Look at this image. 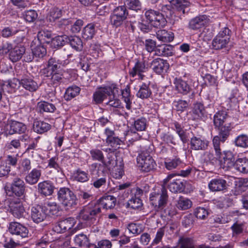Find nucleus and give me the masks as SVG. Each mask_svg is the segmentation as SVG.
I'll return each instance as SVG.
<instances>
[{"label":"nucleus","mask_w":248,"mask_h":248,"mask_svg":"<svg viewBox=\"0 0 248 248\" xmlns=\"http://www.w3.org/2000/svg\"><path fill=\"white\" fill-rule=\"evenodd\" d=\"M68 43L77 51H81L83 49V42L81 39L77 36L69 37Z\"/></svg>","instance_id":"nucleus-37"},{"label":"nucleus","mask_w":248,"mask_h":248,"mask_svg":"<svg viewBox=\"0 0 248 248\" xmlns=\"http://www.w3.org/2000/svg\"><path fill=\"white\" fill-rule=\"evenodd\" d=\"M17 32L16 30L13 27H5L2 29L1 32V36L4 38H9L14 36Z\"/></svg>","instance_id":"nucleus-61"},{"label":"nucleus","mask_w":248,"mask_h":248,"mask_svg":"<svg viewBox=\"0 0 248 248\" xmlns=\"http://www.w3.org/2000/svg\"><path fill=\"white\" fill-rule=\"evenodd\" d=\"M94 202L100 207L101 210V207L106 209H112L116 205V199L113 196L107 195L102 197Z\"/></svg>","instance_id":"nucleus-13"},{"label":"nucleus","mask_w":248,"mask_h":248,"mask_svg":"<svg viewBox=\"0 0 248 248\" xmlns=\"http://www.w3.org/2000/svg\"><path fill=\"white\" fill-rule=\"evenodd\" d=\"M90 178L88 171L82 170L81 169H78L74 172L75 180L80 182L84 183L87 182Z\"/></svg>","instance_id":"nucleus-41"},{"label":"nucleus","mask_w":248,"mask_h":248,"mask_svg":"<svg viewBox=\"0 0 248 248\" xmlns=\"http://www.w3.org/2000/svg\"><path fill=\"white\" fill-rule=\"evenodd\" d=\"M156 33L157 39L163 42H170L174 38L173 33L165 30H158Z\"/></svg>","instance_id":"nucleus-27"},{"label":"nucleus","mask_w":248,"mask_h":248,"mask_svg":"<svg viewBox=\"0 0 248 248\" xmlns=\"http://www.w3.org/2000/svg\"><path fill=\"white\" fill-rule=\"evenodd\" d=\"M45 205L44 207L46 208V210L49 211L50 215L56 216L58 215L60 211V207L55 202H48L45 203Z\"/></svg>","instance_id":"nucleus-44"},{"label":"nucleus","mask_w":248,"mask_h":248,"mask_svg":"<svg viewBox=\"0 0 248 248\" xmlns=\"http://www.w3.org/2000/svg\"><path fill=\"white\" fill-rule=\"evenodd\" d=\"M74 220L73 218L69 217L65 219L60 221L53 228L54 232L57 233H62L73 227Z\"/></svg>","instance_id":"nucleus-16"},{"label":"nucleus","mask_w":248,"mask_h":248,"mask_svg":"<svg viewBox=\"0 0 248 248\" xmlns=\"http://www.w3.org/2000/svg\"><path fill=\"white\" fill-rule=\"evenodd\" d=\"M181 163L179 158L169 159L165 162V167L168 170L175 169Z\"/></svg>","instance_id":"nucleus-58"},{"label":"nucleus","mask_w":248,"mask_h":248,"mask_svg":"<svg viewBox=\"0 0 248 248\" xmlns=\"http://www.w3.org/2000/svg\"><path fill=\"white\" fill-rule=\"evenodd\" d=\"M25 187L24 181L19 177L15 178L11 185L12 192L18 197H21L24 195Z\"/></svg>","instance_id":"nucleus-14"},{"label":"nucleus","mask_w":248,"mask_h":248,"mask_svg":"<svg viewBox=\"0 0 248 248\" xmlns=\"http://www.w3.org/2000/svg\"><path fill=\"white\" fill-rule=\"evenodd\" d=\"M143 44L145 49L148 52L151 53L153 51L155 52V49L157 47V46L155 41L151 39H146L145 41L143 42Z\"/></svg>","instance_id":"nucleus-52"},{"label":"nucleus","mask_w":248,"mask_h":248,"mask_svg":"<svg viewBox=\"0 0 248 248\" xmlns=\"http://www.w3.org/2000/svg\"><path fill=\"white\" fill-rule=\"evenodd\" d=\"M235 143L237 146L248 147V137L246 135H240L236 138Z\"/></svg>","instance_id":"nucleus-54"},{"label":"nucleus","mask_w":248,"mask_h":248,"mask_svg":"<svg viewBox=\"0 0 248 248\" xmlns=\"http://www.w3.org/2000/svg\"><path fill=\"white\" fill-rule=\"evenodd\" d=\"M192 112L193 113L196 115L198 118H202L204 117L205 114V110L203 105L199 102L194 104Z\"/></svg>","instance_id":"nucleus-46"},{"label":"nucleus","mask_w":248,"mask_h":248,"mask_svg":"<svg viewBox=\"0 0 248 248\" xmlns=\"http://www.w3.org/2000/svg\"><path fill=\"white\" fill-rule=\"evenodd\" d=\"M145 68V66L144 63L138 61L136 63L134 67L129 72L130 75L133 77H134L137 74H138L140 76H141V73L144 72Z\"/></svg>","instance_id":"nucleus-50"},{"label":"nucleus","mask_w":248,"mask_h":248,"mask_svg":"<svg viewBox=\"0 0 248 248\" xmlns=\"http://www.w3.org/2000/svg\"><path fill=\"white\" fill-rule=\"evenodd\" d=\"M116 89L115 85L101 88L93 94V99L96 103H101L107 96L110 95V93H113L114 90Z\"/></svg>","instance_id":"nucleus-9"},{"label":"nucleus","mask_w":248,"mask_h":248,"mask_svg":"<svg viewBox=\"0 0 248 248\" xmlns=\"http://www.w3.org/2000/svg\"><path fill=\"white\" fill-rule=\"evenodd\" d=\"M106 142L108 145L112 147L113 148L112 150H116L117 148H120V145L122 144L123 141L118 137L114 136L113 137H110L109 139H107Z\"/></svg>","instance_id":"nucleus-49"},{"label":"nucleus","mask_w":248,"mask_h":248,"mask_svg":"<svg viewBox=\"0 0 248 248\" xmlns=\"http://www.w3.org/2000/svg\"><path fill=\"white\" fill-rule=\"evenodd\" d=\"M168 187L172 193L181 192L184 189V184L180 180H176L170 182Z\"/></svg>","instance_id":"nucleus-33"},{"label":"nucleus","mask_w":248,"mask_h":248,"mask_svg":"<svg viewBox=\"0 0 248 248\" xmlns=\"http://www.w3.org/2000/svg\"><path fill=\"white\" fill-rule=\"evenodd\" d=\"M115 91L118 92L117 89L116 90H114V93H110L109 96V101L107 103V104L109 105L111 107H113L114 108H118L121 105L120 100L115 97Z\"/></svg>","instance_id":"nucleus-56"},{"label":"nucleus","mask_w":248,"mask_h":248,"mask_svg":"<svg viewBox=\"0 0 248 248\" xmlns=\"http://www.w3.org/2000/svg\"><path fill=\"white\" fill-rule=\"evenodd\" d=\"M46 207L39 205L32 207L31 209V218L32 220L36 223L43 221L46 217Z\"/></svg>","instance_id":"nucleus-11"},{"label":"nucleus","mask_w":248,"mask_h":248,"mask_svg":"<svg viewBox=\"0 0 248 248\" xmlns=\"http://www.w3.org/2000/svg\"><path fill=\"white\" fill-rule=\"evenodd\" d=\"M142 206L141 200L136 196H133L127 202V206L134 209H139Z\"/></svg>","instance_id":"nucleus-47"},{"label":"nucleus","mask_w":248,"mask_h":248,"mask_svg":"<svg viewBox=\"0 0 248 248\" xmlns=\"http://www.w3.org/2000/svg\"><path fill=\"white\" fill-rule=\"evenodd\" d=\"M62 71L60 61L55 58H51L48 61L46 67L42 70V73L44 76H50L53 73Z\"/></svg>","instance_id":"nucleus-8"},{"label":"nucleus","mask_w":248,"mask_h":248,"mask_svg":"<svg viewBox=\"0 0 248 248\" xmlns=\"http://www.w3.org/2000/svg\"><path fill=\"white\" fill-rule=\"evenodd\" d=\"M174 130L178 134L181 140L184 143H186L188 141L189 133L184 127L179 123L175 122L174 123Z\"/></svg>","instance_id":"nucleus-29"},{"label":"nucleus","mask_w":248,"mask_h":248,"mask_svg":"<svg viewBox=\"0 0 248 248\" xmlns=\"http://www.w3.org/2000/svg\"><path fill=\"white\" fill-rule=\"evenodd\" d=\"M231 31L224 28L219 31L212 41V46L215 49H221L227 47L230 39Z\"/></svg>","instance_id":"nucleus-4"},{"label":"nucleus","mask_w":248,"mask_h":248,"mask_svg":"<svg viewBox=\"0 0 248 248\" xmlns=\"http://www.w3.org/2000/svg\"><path fill=\"white\" fill-rule=\"evenodd\" d=\"M195 215L198 218L204 219L208 215V212L204 208L199 207L196 208L195 211Z\"/></svg>","instance_id":"nucleus-63"},{"label":"nucleus","mask_w":248,"mask_h":248,"mask_svg":"<svg viewBox=\"0 0 248 248\" xmlns=\"http://www.w3.org/2000/svg\"><path fill=\"white\" fill-rule=\"evenodd\" d=\"M54 186L48 181H45L38 184V190L39 193L45 196H50L52 194Z\"/></svg>","instance_id":"nucleus-20"},{"label":"nucleus","mask_w":248,"mask_h":248,"mask_svg":"<svg viewBox=\"0 0 248 248\" xmlns=\"http://www.w3.org/2000/svg\"><path fill=\"white\" fill-rule=\"evenodd\" d=\"M37 108L41 113L44 112L52 113L54 112L56 109V107L54 105L46 101L38 102L37 103Z\"/></svg>","instance_id":"nucleus-31"},{"label":"nucleus","mask_w":248,"mask_h":248,"mask_svg":"<svg viewBox=\"0 0 248 248\" xmlns=\"http://www.w3.org/2000/svg\"><path fill=\"white\" fill-rule=\"evenodd\" d=\"M174 176V174H170L163 180V185L162 186L160 192L158 193V208L162 209L167 204L168 201V195L165 185H167L170 179Z\"/></svg>","instance_id":"nucleus-10"},{"label":"nucleus","mask_w":248,"mask_h":248,"mask_svg":"<svg viewBox=\"0 0 248 248\" xmlns=\"http://www.w3.org/2000/svg\"><path fill=\"white\" fill-rule=\"evenodd\" d=\"M59 202L66 208L70 209L78 204V199L74 192L66 187L61 188L58 192Z\"/></svg>","instance_id":"nucleus-2"},{"label":"nucleus","mask_w":248,"mask_h":248,"mask_svg":"<svg viewBox=\"0 0 248 248\" xmlns=\"http://www.w3.org/2000/svg\"><path fill=\"white\" fill-rule=\"evenodd\" d=\"M210 189L213 191H222L227 188V182L221 178L212 179L208 185Z\"/></svg>","instance_id":"nucleus-18"},{"label":"nucleus","mask_w":248,"mask_h":248,"mask_svg":"<svg viewBox=\"0 0 248 248\" xmlns=\"http://www.w3.org/2000/svg\"><path fill=\"white\" fill-rule=\"evenodd\" d=\"M113 14L126 19L128 16V11L125 6H120L114 9Z\"/></svg>","instance_id":"nucleus-55"},{"label":"nucleus","mask_w":248,"mask_h":248,"mask_svg":"<svg viewBox=\"0 0 248 248\" xmlns=\"http://www.w3.org/2000/svg\"><path fill=\"white\" fill-rule=\"evenodd\" d=\"M125 19L117 16L112 14L110 16V23L111 24L116 28L120 26L123 23Z\"/></svg>","instance_id":"nucleus-62"},{"label":"nucleus","mask_w":248,"mask_h":248,"mask_svg":"<svg viewBox=\"0 0 248 248\" xmlns=\"http://www.w3.org/2000/svg\"><path fill=\"white\" fill-rule=\"evenodd\" d=\"M137 163L139 167L143 171L149 172L153 170L155 163L152 157L146 152H142L137 157Z\"/></svg>","instance_id":"nucleus-5"},{"label":"nucleus","mask_w":248,"mask_h":248,"mask_svg":"<svg viewBox=\"0 0 248 248\" xmlns=\"http://www.w3.org/2000/svg\"><path fill=\"white\" fill-rule=\"evenodd\" d=\"M147 121L145 118L141 117L134 121L133 127L137 131H142L145 130Z\"/></svg>","instance_id":"nucleus-51"},{"label":"nucleus","mask_w":248,"mask_h":248,"mask_svg":"<svg viewBox=\"0 0 248 248\" xmlns=\"http://www.w3.org/2000/svg\"><path fill=\"white\" fill-rule=\"evenodd\" d=\"M206 23V16L205 15L197 16L191 19L188 27L193 30H198L203 27Z\"/></svg>","instance_id":"nucleus-21"},{"label":"nucleus","mask_w":248,"mask_h":248,"mask_svg":"<svg viewBox=\"0 0 248 248\" xmlns=\"http://www.w3.org/2000/svg\"><path fill=\"white\" fill-rule=\"evenodd\" d=\"M101 210L98 206L92 202L84 206L79 212L77 217L79 220L84 221L95 219L97 215L100 214Z\"/></svg>","instance_id":"nucleus-3"},{"label":"nucleus","mask_w":248,"mask_h":248,"mask_svg":"<svg viewBox=\"0 0 248 248\" xmlns=\"http://www.w3.org/2000/svg\"><path fill=\"white\" fill-rule=\"evenodd\" d=\"M62 72H58L53 73L50 76H45V77L50 78L51 83L53 85L57 86L63 82L64 77Z\"/></svg>","instance_id":"nucleus-45"},{"label":"nucleus","mask_w":248,"mask_h":248,"mask_svg":"<svg viewBox=\"0 0 248 248\" xmlns=\"http://www.w3.org/2000/svg\"><path fill=\"white\" fill-rule=\"evenodd\" d=\"M17 32L14 35V42L16 44L22 43L25 40V32L22 30H16Z\"/></svg>","instance_id":"nucleus-64"},{"label":"nucleus","mask_w":248,"mask_h":248,"mask_svg":"<svg viewBox=\"0 0 248 248\" xmlns=\"http://www.w3.org/2000/svg\"><path fill=\"white\" fill-rule=\"evenodd\" d=\"M91 157L93 160H98L102 162L104 159L102 152L97 149L91 150L90 152Z\"/></svg>","instance_id":"nucleus-57"},{"label":"nucleus","mask_w":248,"mask_h":248,"mask_svg":"<svg viewBox=\"0 0 248 248\" xmlns=\"http://www.w3.org/2000/svg\"><path fill=\"white\" fill-rule=\"evenodd\" d=\"M145 16L147 20H149L152 25L155 28L164 27L167 23L165 18L159 12L151 9L145 12Z\"/></svg>","instance_id":"nucleus-6"},{"label":"nucleus","mask_w":248,"mask_h":248,"mask_svg":"<svg viewBox=\"0 0 248 248\" xmlns=\"http://www.w3.org/2000/svg\"><path fill=\"white\" fill-rule=\"evenodd\" d=\"M26 48L23 46H12V48L9 53V59L13 62H16L20 60L25 54Z\"/></svg>","instance_id":"nucleus-17"},{"label":"nucleus","mask_w":248,"mask_h":248,"mask_svg":"<svg viewBox=\"0 0 248 248\" xmlns=\"http://www.w3.org/2000/svg\"><path fill=\"white\" fill-rule=\"evenodd\" d=\"M41 176V170L37 169H33L25 177L26 183L33 185L36 184Z\"/></svg>","instance_id":"nucleus-22"},{"label":"nucleus","mask_w":248,"mask_h":248,"mask_svg":"<svg viewBox=\"0 0 248 248\" xmlns=\"http://www.w3.org/2000/svg\"><path fill=\"white\" fill-rule=\"evenodd\" d=\"M74 241L75 243L80 247L89 248L93 246V244H90L89 242V239L87 236L83 233L77 235L75 237Z\"/></svg>","instance_id":"nucleus-38"},{"label":"nucleus","mask_w":248,"mask_h":248,"mask_svg":"<svg viewBox=\"0 0 248 248\" xmlns=\"http://www.w3.org/2000/svg\"><path fill=\"white\" fill-rule=\"evenodd\" d=\"M80 91L79 87L76 86L69 87L66 90L64 97L66 100H70L77 96Z\"/></svg>","instance_id":"nucleus-40"},{"label":"nucleus","mask_w":248,"mask_h":248,"mask_svg":"<svg viewBox=\"0 0 248 248\" xmlns=\"http://www.w3.org/2000/svg\"><path fill=\"white\" fill-rule=\"evenodd\" d=\"M152 92L149 86L145 84H143L141 86L137 93V96L139 98L144 99L149 98Z\"/></svg>","instance_id":"nucleus-42"},{"label":"nucleus","mask_w":248,"mask_h":248,"mask_svg":"<svg viewBox=\"0 0 248 248\" xmlns=\"http://www.w3.org/2000/svg\"><path fill=\"white\" fill-rule=\"evenodd\" d=\"M27 129L25 124L16 121H11L10 123L9 133L10 134L15 133H23Z\"/></svg>","instance_id":"nucleus-25"},{"label":"nucleus","mask_w":248,"mask_h":248,"mask_svg":"<svg viewBox=\"0 0 248 248\" xmlns=\"http://www.w3.org/2000/svg\"><path fill=\"white\" fill-rule=\"evenodd\" d=\"M172 46L170 45H158L155 49V54L159 56H171L172 54Z\"/></svg>","instance_id":"nucleus-26"},{"label":"nucleus","mask_w":248,"mask_h":248,"mask_svg":"<svg viewBox=\"0 0 248 248\" xmlns=\"http://www.w3.org/2000/svg\"><path fill=\"white\" fill-rule=\"evenodd\" d=\"M151 67L155 72L157 74H161L169 68V64L166 60L161 58L154 59L151 63Z\"/></svg>","instance_id":"nucleus-12"},{"label":"nucleus","mask_w":248,"mask_h":248,"mask_svg":"<svg viewBox=\"0 0 248 248\" xmlns=\"http://www.w3.org/2000/svg\"><path fill=\"white\" fill-rule=\"evenodd\" d=\"M21 86L25 90L31 92H35L40 85L33 78L30 77H24L20 79Z\"/></svg>","instance_id":"nucleus-19"},{"label":"nucleus","mask_w":248,"mask_h":248,"mask_svg":"<svg viewBox=\"0 0 248 248\" xmlns=\"http://www.w3.org/2000/svg\"><path fill=\"white\" fill-rule=\"evenodd\" d=\"M235 169L242 173H248V159L246 158L236 159Z\"/></svg>","instance_id":"nucleus-32"},{"label":"nucleus","mask_w":248,"mask_h":248,"mask_svg":"<svg viewBox=\"0 0 248 248\" xmlns=\"http://www.w3.org/2000/svg\"><path fill=\"white\" fill-rule=\"evenodd\" d=\"M170 2L175 6L178 12H182L183 14H185L189 10L190 2L187 0H171Z\"/></svg>","instance_id":"nucleus-24"},{"label":"nucleus","mask_w":248,"mask_h":248,"mask_svg":"<svg viewBox=\"0 0 248 248\" xmlns=\"http://www.w3.org/2000/svg\"><path fill=\"white\" fill-rule=\"evenodd\" d=\"M191 204L192 202L189 200L181 196L177 201L176 206L180 209L186 210L191 207Z\"/></svg>","instance_id":"nucleus-48"},{"label":"nucleus","mask_w":248,"mask_h":248,"mask_svg":"<svg viewBox=\"0 0 248 248\" xmlns=\"http://www.w3.org/2000/svg\"><path fill=\"white\" fill-rule=\"evenodd\" d=\"M10 212L17 218L24 217L25 209L20 202H11L9 205Z\"/></svg>","instance_id":"nucleus-23"},{"label":"nucleus","mask_w":248,"mask_h":248,"mask_svg":"<svg viewBox=\"0 0 248 248\" xmlns=\"http://www.w3.org/2000/svg\"><path fill=\"white\" fill-rule=\"evenodd\" d=\"M95 33L94 26L89 24L85 26L82 31V36L85 40L92 39Z\"/></svg>","instance_id":"nucleus-34"},{"label":"nucleus","mask_w":248,"mask_h":248,"mask_svg":"<svg viewBox=\"0 0 248 248\" xmlns=\"http://www.w3.org/2000/svg\"><path fill=\"white\" fill-rule=\"evenodd\" d=\"M176 90L180 93L186 94L190 91V87L188 84L182 79H177L175 82Z\"/></svg>","instance_id":"nucleus-36"},{"label":"nucleus","mask_w":248,"mask_h":248,"mask_svg":"<svg viewBox=\"0 0 248 248\" xmlns=\"http://www.w3.org/2000/svg\"><path fill=\"white\" fill-rule=\"evenodd\" d=\"M68 40L69 36L66 35L58 36L53 40V43L58 46H62L66 43H68Z\"/></svg>","instance_id":"nucleus-59"},{"label":"nucleus","mask_w":248,"mask_h":248,"mask_svg":"<svg viewBox=\"0 0 248 248\" xmlns=\"http://www.w3.org/2000/svg\"><path fill=\"white\" fill-rule=\"evenodd\" d=\"M24 243H25V241H21L17 239L16 242H15L12 238H5L3 245L5 248H13L17 245H23Z\"/></svg>","instance_id":"nucleus-53"},{"label":"nucleus","mask_w":248,"mask_h":248,"mask_svg":"<svg viewBox=\"0 0 248 248\" xmlns=\"http://www.w3.org/2000/svg\"><path fill=\"white\" fill-rule=\"evenodd\" d=\"M50 128V124L43 121H35L33 124V131L38 134L46 132Z\"/></svg>","instance_id":"nucleus-28"},{"label":"nucleus","mask_w":248,"mask_h":248,"mask_svg":"<svg viewBox=\"0 0 248 248\" xmlns=\"http://www.w3.org/2000/svg\"><path fill=\"white\" fill-rule=\"evenodd\" d=\"M8 229L11 233L16 236L17 240L26 242L29 231L26 227L19 223L13 222L10 224Z\"/></svg>","instance_id":"nucleus-7"},{"label":"nucleus","mask_w":248,"mask_h":248,"mask_svg":"<svg viewBox=\"0 0 248 248\" xmlns=\"http://www.w3.org/2000/svg\"><path fill=\"white\" fill-rule=\"evenodd\" d=\"M31 47L32 53L36 57L43 58L46 54V48L44 45L40 43L34 46L32 45Z\"/></svg>","instance_id":"nucleus-39"},{"label":"nucleus","mask_w":248,"mask_h":248,"mask_svg":"<svg viewBox=\"0 0 248 248\" xmlns=\"http://www.w3.org/2000/svg\"><path fill=\"white\" fill-rule=\"evenodd\" d=\"M38 16V15L34 10L26 11L24 14V17L26 21L29 22H33Z\"/></svg>","instance_id":"nucleus-60"},{"label":"nucleus","mask_w":248,"mask_h":248,"mask_svg":"<svg viewBox=\"0 0 248 248\" xmlns=\"http://www.w3.org/2000/svg\"><path fill=\"white\" fill-rule=\"evenodd\" d=\"M62 15L63 11L61 9L57 7H54L51 9L47 16V19L50 22H54L57 19L61 17Z\"/></svg>","instance_id":"nucleus-43"},{"label":"nucleus","mask_w":248,"mask_h":248,"mask_svg":"<svg viewBox=\"0 0 248 248\" xmlns=\"http://www.w3.org/2000/svg\"><path fill=\"white\" fill-rule=\"evenodd\" d=\"M179 248H209V247L204 244L195 246L191 239L184 238L179 240Z\"/></svg>","instance_id":"nucleus-30"},{"label":"nucleus","mask_w":248,"mask_h":248,"mask_svg":"<svg viewBox=\"0 0 248 248\" xmlns=\"http://www.w3.org/2000/svg\"><path fill=\"white\" fill-rule=\"evenodd\" d=\"M20 86H21L20 80L14 78L13 80L11 81L7 84L4 85L2 87V90H6L7 89L10 88V90H7V92L9 93H13L16 92Z\"/></svg>","instance_id":"nucleus-35"},{"label":"nucleus","mask_w":248,"mask_h":248,"mask_svg":"<svg viewBox=\"0 0 248 248\" xmlns=\"http://www.w3.org/2000/svg\"><path fill=\"white\" fill-rule=\"evenodd\" d=\"M213 120L218 134L214 137L213 144L217 158L220 159L223 155L220 148V142H224L230 135L232 129L231 118L225 111H218L214 115Z\"/></svg>","instance_id":"nucleus-1"},{"label":"nucleus","mask_w":248,"mask_h":248,"mask_svg":"<svg viewBox=\"0 0 248 248\" xmlns=\"http://www.w3.org/2000/svg\"><path fill=\"white\" fill-rule=\"evenodd\" d=\"M190 145L192 150L204 151L208 147L209 141L204 139L193 136L190 139Z\"/></svg>","instance_id":"nucleus-15"}]
</instances>
